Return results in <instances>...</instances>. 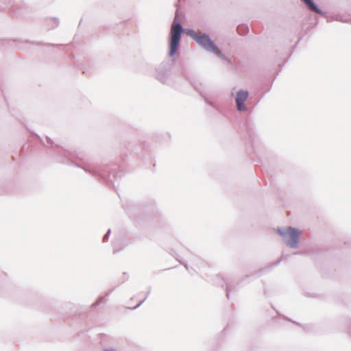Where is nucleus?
Instances as JSON below:
<instances>
[{
  "mask_svg": "<svg viewBox=\"0 0 351 351\" xmlns=\"http://www.w3.org/2000/svg\"><path fill=\"white\" fill-rule=\"evenodd\" d=\"M303 1L311 10H313L317 13L319 12V10L316 7V5L314 4V3L312 1V0H303Z\"/></svg>",
  "mask_w": 351,
  "mask_h": 351,
  "instance_id": "nucleus-5",
  "label": "nucleus"
},
{
  "mask_svg": "<svg viewBox=\"0 0 351 351\" xmlns=\"http://www.w3.org/2000/svg\"><path fill=\"white\" fill-rule=\"evenodd\" d=\"M182 31V26L180 23L174 20L171 28V42L169 55L173 56L179 46L180 35Z\"/></svg>",
  "mask_w": 351,
  "mask_h": 351,
  "instance_id": "nucleus-1",
  "label": "nucleus"
},
{
  "mask_svg": "<svg viewBox=\"0 0 351 351\" xmlns=\"http://www.w3.org/2000/svg\"><path fill=\"white\" fill-rule=\"evenodd\" d=\"M190 35L207 51L217 53L219 52L217 46L213 43L210 38L204 34H197L192 32Z\"/></svg>",
  "mask_w": 351,
  "mask_h": 351,
  "instance_id": "nucleus-3",
  "label": "nucleus"
},
{
  "mask_svg": "<svg viewBox=\"0 0 351 351\" xmlns=\"http://www.w3.org/2000/svg\"><path fill=\"white\" fill-rule=\"evenodd\" d=\"M249 93L246 90H240L237 94L236 103L238 110L245 111L246 108L244 102L248 98Z\"/></svg>",
  "mask_w": 351,
  "mask_h": 351,
  "instance_id": "nucleus-4",
  "label": "nucleus"
},
{
  "mask_svg": "<svg viewBox=\"0 0 351 351\" xmlns=\"http://www.w3.org/2000/svg\"><path fill=\"white\" fill-rule=\"evenodd\" d=\"M278 234L285 238L286 242L291 247H295L300 237V232L293 228H287L283 230L278 229Z\"/></svg>",
  "mask_w": 351,
  "mask_h": 351,
  "instance_id": "nucleus-2",
  "label": "nucleus"
}]
</instances>
